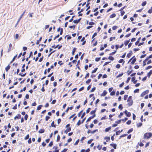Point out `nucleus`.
Wrapping results in <instances>:
<instances>
[{
    "label": "nucleus",
    "instance_id": "obj_45",
    "mask_svg": "<svg viewBox=\"0 0 152 152\" xmlns=\"http://www.w3.org/2000/svg\"><path fill=\"white\" fill-rule=\"evenodd\" d=\"M95 112H96L95 110L92 111L91 112L90 114H94Z\"/></svg>",
    "mask_w": 152,
    "mask_h": 152
},
{
    "label": "nucleus",
    "instance_id": "obj_47",
    "mask_svg": "<svg viewBox=\"0 0 152 152\" xmlns=\"http://www.w3.org/2000/svg\"><path fill=\"white\" fill-rule=\"evenodd\" d=\"M97 35V33H95L94 34H93V36H92V38L93 39Z\"/></svg>",
    "mask_w": 152,
    "mask_h": 152
},
{
    "label": "nucleus",
    "instance_id": "obj_39",
    "mask_svg": "<svg viewBox=\"0 0 152 152\" xmlns=\"http://www.w3.org/2000/svg\"><path fill=\"white\" fill-rule=\"evenodd\" d=\"M97 69H98L97 68H95L93 71H92V73H93L96 72Z\"/></svg>",
    "mask_w": 152,
    "mask_h": 152
},
{
    "label": "nucleus",
    "instance_id": "obj_25",
    "mask_svg": "<svg viewBox=\"0 0 152 152\" xmlns=\"http://www.w3.org/2000/svg\"><path fill=\"white\" fill-rule=\"evenodd\" d=\"M115 92L113 91L110 92V94L111 96L114 95L115 94Z\"/></svg>",
    "mask_w": 152,
    "mask_h": 152
},
{
    "label": "nucleus",
    "instance_id": "obj_6",
    "mask_svg": "<svg viewBox=\"0 0 152 152\" xmlns=\"http://www.w3.org/2000/svg\"><path fill=\"white\" fill-rule=\"evenodd\" d=\"M125 113L126 115V116L128 117H129L131 116V113L130 112H128L127 110H125Z\"/></svg>",
    "mask_w": 152,
    "mask_h": 152
},
{
    "label": "nucleus",
    "instance_id": "obj_40",
    "mask_svg": "<svg viewBox=\"0 0 152 152\" xmlns=\"http://www.w3.org/2000/svg\"><path fill=\"white\" fill-rule=\"evenodd\" d=\"M17 54L14 57V58H13L12 59V61H11V62H12L13 61L15 60V58H16L17 57Z\"/></svg>",
    "mask_w": 152,
    "mask_h": 152
},
{
    "label": "nucleus",
    "instance_id": "obj_29",
    "mask_svg": "<svg viewBox=\"0 0 152 152\" xmlns=\"http://www.w3.org/2000/svg\"><path fill=\"white\" fill-rule=\"evenodd\" d=\"M54 121H53L51 124V126L52 127H55L56 126L54 124Z\"/></svg>",
    "mask_w": 152,
    "mask_h": 152
},
{
    "label": "nucleus",
    "instance_id": "obj_22",
    "mask_svg": "<svg viewBox=\"0 0 152 152\" xmlns=\"http://www.w3.org/2000/svg\"><path fill=\"white\" fill-rule=\"evenodd\" d=\"M76 49V48H75L73 49V50H72V54L73 55L74 54V53L75 52Z\"/></svg>",
    "mask_w": 152,
    "mask_h": 152
},
{
    "label": "nucleus",
    "instance_id": "obj_59",
    "mask_svg": "<svg viewBox=\"0 0 152 152\" xmlns=\"http://www.w3.org/2000/svg\"><path fill=\"white\" fill-rule=\"evenodd\" d=\"M116 51H114V52H112V53H111L110 54V55H113L114 54H115L116 53Z\"/></svg>",
    "mask_w": 152,
    "mask_h": 152
},
{
    "label": "nucleus",
    "instance_id": "obj_55",
    "mask_svg": "<svg viewBox=\"0 0 152 152\" xmlns=\"http://www.w3.org/2000/svg\"><path fill=\"white\" fill-rule=\"evenodd\" d=\"M113 88L112 87H111L109 89V91L110 92H112L113 90Z\"/></svg>",
    "mask_w": 152,
    "mask_h": 152
},
{
    "label": "nucleus",
    "instance_id": "obj_51",
    "mask_svg": "<svg viewBox=\"0 0 152 152\" xmlns=\"http://www.w3.org/2000/svg\"><path fill=\"white\" fill-rule=\"evenodd\" d=\"M95 89H96L95 87H94L93 88H92L91 89V90L90 91L91 92H94L95 90Z\"/></svg>",
    "mask_w": 152,
    "mask_h": 152
},
{
    "label": "nucleus",
    "instance_id": "obj_19",
    "mask_svg": "<svg viewBox=\"0 0 152 152\" xmlns=\"http://www.w3.org/2000/svg\"><path fill=\"white\" fill-rule=\"evenodd\" d=\"M132 51H131V52L128 53L127 55V57H128L129 58H130L132 55Z\"/></svg>",
    "mask_w": 152,
    "mask_h": 152
},
{
    "label": "nucleus",
    "instance_id": "obj_44",
    "mask_svg": "<svg viewBox=\"0 0 152 152\" xmlns=\"http://www.w3.org/2000/svg\"><path fill=\"white\" fill-rule=\"evenodd\" d=\"M120 66H121L120 64H117L116 66V67L118 69H119L120 68Z\"/></svg>",
    "mask_w": 152,
    "mask_h": 152
},
{
    "label": "nucleus",
    "instance_id": "obj_28",
    "mask_svg": "<svg viewBox=\"0 0 152 152\" xmlns=\"http://www.w3.org/2000/svg\"><path fill=\"white\" fill-rule=\"evenodd\" d=\"M118 108L120 109H121V110H122V109L123 108V107L122 106V105L121 104H120L119 105V106H118Z\"/></svg>",
    "mask_w": 152,
    "mask_h": 152
},
{
    "label": "nucleus",
    "instance_id": "obj_5",
    "mask_svg": "<svg viewBox=\"0 0 152 152\" xmlns=\"http://www.w3.org/2000/svg\"><path fill=\"white\" fill-rule=\"evenodd\" d=\"M97 131V130H95L93 131H91L90 130H88L87 132V133L88 134H89L90 133H91V134H94Z\"/></svg>",
    "mask_w": 152,
    "mask_h": 152
},
{
    "label": "nucleus",
    "instance_id": "obj_3",
    "mask_svg": "<svg viewBox=\"0 0 152 152\" xmlns=\"http://www.w3.org/2000/svg\"><path fill=\"white\" fill-rule=\"evenodd\" d=\"M25 12V11H24L23 13V14H22V15L20 16V17L19 18V19H18V21H17V23L16 24L15 26V27H16V26H17V25L18 24V23L20 21V19L22 18L23 16L24 15Z\"/></svg>",
    "mask_w": 152,
    "mask_h": 152
},
{
    "label": "nucleus",
    "instance_id": "obj_42",
    "mask_svg": "<svg viewBox=\"0 0 152 152\" xmlns=\"http://www.w3.org/2000/svg\"><path fill=\"white\" fill-rule=\"evenodd\" d=\"M115 37H111L110 39V41H112L113 40V39H115Z\"/></svg>",
    "mask_w": 152,
    "mask_h": 152
},
{
    "label": "nucleus",
    "instance_id": "obj_2",
    "mask_svg": "<svg viewBox=\"0 0 152 152\" xmlns=\"http://www.w3.org/2000/svg\"><path fill=\"white\" fill-rule=\"evenodd\" d=\"M152 136L151 133H147L144 134V138L148 139Z\"/></svg>",
    "mask_w": 152,
    "mask_h": 152
},
{
    "label": "nucleus",
    "instance_id": "obj_56",
    "mask_svg": "<svg viewBox=\"0 0 152 152\" xmlns=\"http://www.w3.org/2000/svg\"><path fill=\"white\" fill-rule=\"evenodd\" d=\"M50 118V117L48 116H46L45 118V120L46 121H48Z\"/></svg>",
    "mask_w": 152,
    "mask_h": 152
},
{
    "label": "nucleus",
    "instance_id": "obj_41",
    "mask_svg": "<svg viewBox=\"0 0 152 152\" xmlns=\"http://www.w3.org/2000/svg\"><path fill=\"white\" fill-rule=\"evenodd\" d=\"M60 136L59 135H58L57 137V142L58 141L60 140Z\"/></svg>",
    "mask_w": 152,
    "mask_h": 152
},
{
    "label": "nucleus",
    "instance_id": "obj_14",
    "mask_svg": "<svg viewBox=\"0 0 152 152\" xmlns=\"http://www.w3.org/2000/svg\"><path fill=\"white\" fill-rule=\"evenodd\" d=\"M20 117V114H18V115L16 116L14 118V120H15L17 118H19Z\"/></svg>",
    "mask_w": 152,
    "mask_h": 152
},
{
    "label": "nucleus",
    "instance_id": "obj_46",
    "mask_svg": "<svg viewBox=\"0 0 152 152\" xmlns=\"http://www.w3.org/2000/svg\"><path fill=\"white\" fill-rule=\"evenodd\" d=\"M93 139H91V140H89L88 141V144H90L92 141H93Z\"/></svg>",
    "mask_w": 152,
    "mask_h": 152
},
{
    "label": "nucleus",
    "instance_id": "obj_34",
    "mask_svg": "<svg viewBox=\"0 0 152 152\" xmlns=\"http://www.w3.org/2000/svg\"><path fill=\"white\" fill-rule=\"evenodd\" d=\"M101 58H96L95 59V61H99L100 59Z\"/></svg>",
    "mask_w": 152,
    "mask_h": 152
},
{
    "label": "nucleus",
    "instance_id": "obj_57",
    "mask_svg": "<svg viewBox=\"0 0 152 152\" xmlns=\"http://www.w3.org/2000/svg\"><path fill=\"white\" fill-rule=\"evenodd\" d=\"M128 119V118H124V119H122L121 120L123 121L124 122H125Z\"/></svg>",
    "mask_w": 152,
    "mask_h": 152
},
{
    "label": "nucleus",
    "instance_id": "obj_62",
    "mask_svg": "<svg viewBox=\"0 0 152 152\" xmlns=\"http://www.w3.org/2000/svg\"><path fill=\"white\" fill-rule=\"evenodd\" d=\"M107 75H106V74H104V75L103 76L102 78H107Z\"/></svg>",
    "mask_w": 152,
    "mask_h": 152
},
{
    "label": "nucleus",
    "instance_id": "obj_1",
    "mask_svg": "<svg viewBox=\"0 0 152 152\" xmlns=\"http://www.w3.org/2000/svg\"><path fill=\"white\" fill-rule=\"evenodd\" d=\"M127 101L129 106H130L132 104L133 101L132 100V97L131 96L129 97Z\"/></svg>",
    "mask_w": 152,
    "mask_h": 152
},
{
    "label": "nucleus",
    "instance_id": "obj_60",
    "mask_svg": "<svg viewBox=\"0 0 152 152\" xmlns=\"http://www.w3.org/2000/svg\"><path fill=\"white\" fill-rule=\"evenodd\" d=\"M28 143L29 144H30L31 143V138H30L28 140Z\"/></svg>",
    "mask_w": 152,
    "mask_h": 152
},
{
    "label": "nucleus",
    "instance_id": "obj_37",
    "mask_svg": "<svg viewBox=\"0 0 152 152\" xmlns=\"http://www.w3.org/2000/svg\"><path fill=\"white\" fill-rule=\"evenodd\" d=\"M29 134H27L26 136V137H25L24 138V139L25 140H27V139H28L29 138Z\"/></svg>",
    "mask_w": 152,
    "mask_h": 152
},
{
    "label": "nucleus",
    "instance_id": "obj_50",
    "mask_svg": "<svg viewBox=\"0 0 152 152\" xmlns=\"http://www.w3.org/2000/svg\"><path fill=\"white\" fill-rule=\"evenodd\" d=\"M28 118V115L27 114H26L24 116V118L25 120H26Z\"/></svg>",
    "mask_w": 152,
    "mask_h": 152
},
{
    "label": "nucleus",
    "instance_id": "obj_20",
    "mask_svg": "<svg viewBox=\"0 0 152 152\" xmlns=\"http://www.w3.org/2000/svg\"><path fill=\"white\" fill-rule=\"evenodd\" d=\"M42 39V37H40L39 40H37V42H36V44L37 45H38L39 44V41H40L41 40V39Z\"/></svg>",
    "mask_w": 152,
    "mask_h": 152
},
{
    "label": "nucleus",
    "instance_id": "obj_33",
    "mask_svg": "<svg viewBox=\"0 0 152 152\" xmlns=\"http://www.w3.org/2000/svg\"><path fill=\"white\" fill-rule=\"evenodd\" d=\"M79 139H78L76 141V142H75V143H74V145H77L78 144V142H79Z\"/></svg>",
    "mask_w": 152,
    "mask_h": 152
},
{
    "label": "nucleus",
    "instance_id": "obj_64",
    "mask_svg": "<svg viewBox=\"0 0 152 152\" xmlns=\"http://www.w3.org/2000/svg\"><path fill=\"white\" fill-rule=\"evenodd\" d=\"M54 148H55L56 150L54 152H58L59 150L57 149V147H54Z\"/></svg>",
    "mask_w": 152,
    "mask_h": 152
},
{
    "label": "nucleus",
    "instance_id": "obj_36",
    "mask_svg": "<svg viewBox=\"0 0 152 152\" xmlns=\"http://www.w3.org/2000/svg\"><path fill=\"white\" fill-rule=\"evenodd\" d=\"M133 131V129H130L127 132V133L128 134H129L131 132H132V131Z\"/></svg>",
    "mask_w": 152,
    "mask_h": 152
},
{
    "label": "nucleus",
    "instance_id": "obj_15",
    "mask_svg": "<svg viewBox=\"0 0 152 152\" xmlns=\"http://www.w3.org/2000/svg\"><path fill=\"white\" fill-rule=\"evenodd\" d=\"M136 58H134L132 61L131 63L132 64H134V62L136 61Z\"/></svg>",
    "mask_w": 152,
    "mask_h": 152
},
{
    "label": "nucleus",
    "instance_id": "obj_17",
    "mask_svg": "<svg viewBox=\"0 0 152 152\" xmlns=\"http://www.w3.org/2000/svg\"><path fill=\"white\" fill-rule=\"evenodd\" d=\"M45 130L44 129H40L39 130V132L40 133H42L44 132Z\"/></svg>",
    "mask_w": 152,
    "mask_h": 152
},
{
    "label": "nucleus",
    "instance_id": "obj_49",
    "mask_svg": "<svg viewBox=\"0 0 152 152\" xmlns=\"http://www.w3.org/2000/svg\"><path fill=\"white\" fill-rule=\"evenodd\" d=\"M124 82H123L120 85H119V87H120V88H121V87H122V86H123V85H124Z\"/></svg>",
    "mask_w": 152,
    "mask_h": 152
},
{
    "label": "nucleus",
    "instance_id": "obj_30",
    "mask_svg": "<svg viewBox=\"0 0 152 152\" xmlns=\"http://www.w3.org/2000/svg\"><path fill=\"white\" fill-rule=\"evenodd\" d=\"M91 79H89L87 80L86 81V83L87 84H88L91 81Z\"/></svg>",
    "mask_w": 152,
    "mask_h": 152
},
{
    "label": "nucleus",
    "instance_id": "obj_32",
    "mask_svg": "<svg viewBox=\"0 0 152 152\" xmlns=\"http://www.w3.org/2000/svg\"><path fill=\"white\" fill-rule=\"evenodd\" d=\"M128 96V95H125L124 96V100H126Z\"/></svg>",
    "mask_w": 152,
    "mask_h": 152
},
{
    "label": "nucleus",
    "instance_id": "obj_63",
    "mask_svg": "<svg viewBox=\"0 0 152 152\" xmlns=\"http://www.w3.org/2000/svg\"><path fill=\"white\" fill-rule=\"evenodd\" d=\"M125 13V12L123 11L121 12V15L123 16Z\"/></svg>",
    "mask_w": 152,
    "mask_h": 152
},
{
    "label": "nucleus",
    "instance_id": "obj_26",
    "mask_svg": "<svg viewBox=\"0 0 152 152\" xmlns=\"http://www.w3.org/2000/svg\"><path fill=\"white\" fill-rule=\"evenodd\" d=\"M42 106V105H39L37 107V110H39L41 109Z\"/></svg>",
    "mask_w": 152,
    "mask_h": 152
},
{
    "label": "nucleus",
    "instance_id": "obj_38",
    "mask_svg": "<svg viewBox=\"0 0 152 152\" xmlns=\"http://www.w3.org/2000/svg\"><path fill=\"white\" fill-rule=\"evenodd\" d=\"M117 28V26H114L113 27L112 29L113 30H115Z\"/></svg>",
    "mask_w": 152,
    "mask_h": 152
},
{
    "label": "nucleus",
    "instance_id": "obj_52",
    "mask_svg": "<svg viewBox=\"0 0 152 152\" xmlns=\"http://www.w3.org/2000/svg\"><path fill=\"white\" fill-rule=\"evenodd\" d=\"M73 22L74 23H76V24L77 23L79 22L77 20H74L73 21Z\"/></svg>",
    "mask_w": 152,
    "mask_h": 152
},
{
    "label": "nucleus",
    "instance_id": "obj_31",
    "mask_svg": "<svg viewBox=\"0 0 152 152\" xmlns=\"http://www.w3.org/2000/svg\"><path fill=\"white\" fill-rule=\"evenodd\" d=\"M123 73L120 74H119L118 76H117L116 77L118 78L120 77H121L123 75Z\"/></svg>",
    "mask_w": 152,
    "mask_h": 152
},
{
    "label": "nucleus",
    "instance_id": "obj_16",
    "mask_svg": "<svg viewBox=\"0 0 152 152\" xmlns=\"http://www.w3.org/2000/svg\"><path fill=\"white\" fill-rule=\"evenodd\" d=\"M104 139L105 140H106V141L108 142L110 140V137H106L104 138Z\"/></svg>",
    "mask_w": 152,
    "mask_h": 152
},
{
    "label": "nucleus",
    "instance_id": "obj_11",
    "mask_svg": "<svg viewBox=\"0 0 152 152\" xmlns=\"http://www.w3.org/2000/svg\"><path fill=\"white\" fill-rule=\"evenodd\" d=\"M10 66L9 65H8L7 67L5 68V69L7 72L8 71V70L10 69Z\"/></svg>",
    "mask_w": 152,
    "mask_h": 152
},
{
    "label": "nucleus",
    "instance_id": "obj_48",
    "mask_svg": "<svg viewBox=\"0 0 152 152\" xmlns=\"http://www.w3.org/2000/svg\"><path fill=\"white\" fill-rule=\"evenodd\" d=\"M53 145V143L52 141L48 145L49 146H51Z\"/></svg>",
    "mask_w": 152,
    "mask_h": 152
},
{
    "label": "nucleus",
    "instance_id": "obj_8",
    "mask_svg": "<svg viewBox=\"0 0 152 152\" xmlns=\"http://www.w3.org/2000/svg\"><path fill=\"white\" fill-rule=\"evenodd\" d=\"M132 82H133L135 84L137 82V80H135V77H133L132 78Z\"/></svg>",
    "mask_w": 152,
    "mask_h": 152
},
{
    "label": "nucleus",
    "instance_id": "obj_61",
    "mask_svg": "<svg viewBox=\"0 0 152 152\" xmlns=\"http://www.w3.org/2000/svg\"><path fill=\"white\" fill-rule=\"evenodd\" d=\"M152 67V66H148L146 69H151Z\"/></svg>",
    "mask_w": 152,
    "mask_h": 152
},
{
    "label": "nucleus",
    "instance_id": "obj_4",
    "mask_svg": "<svg viewBox=\"0 0 152 152\" xmlns=\"http://www.w3.org/2000/svg\"><path fill=\"white\" fill-rule=\"evenodd\" d=\"M148 92L149 91L148 90H147L142 93L141 95V97H143L144 95H145L146 94H148Z\"/></svg>",
    "mask_w": 152,
    "mask_h": 152
},
{
    "label": "nucleus",
    "instance_id": "obj_23",
    "mask_svg": "<svg viewBox=\"0 0 152 152\" xmlns=\"http://www.w3.org/2000/svg\"><path fill=\"white\" fill-rule=\"evenodd\" d=\"M108 59L112 61H113L114 60V58L111 56H109L108 58Z\"/></svg>",
    "mask_w": 152,
    "mask_h": 152
},
{
    "label": "nucleus",
    "instance_id": "obj_35",
    "mask_svg": "<svg viewBox=\"0 0 152 152\" xmlns=\"http://www.w3.org/2000/svg\"><path fill=\"white\" fill-rule=\"evenodd\" d=\"M139 89H137L134 90V93H138L139 92Z\"/></svg>",
    "mask_w": 152,
    "mask_h": 152
},
{
    "label": "nucleus",
    "instance_id": "obj_10",
    "mask_svg": "<svg viewBox=\"0 0 152 152\" xmlns=\"http://www.w3.org/2000/svg\"><path fill=\"white\" fill-rule=\"evenodd\" d=\"M110 145L113 147L114 149H116V148L117 145L115 144H111Z\"/></svg>",
    "mask_w": 152,
    "mask_h": 152
},
{
    "label": "nucleus",
    "instance_id": "obj_27",
    "mask_svg": "<svg viewBox=\"0 0 152 152\" xmlns=\"http://www.w3.org/2000/svg\"><path fill=\"white\" fill-rule=\"evenodd\" d=\"M142 125V124L141 123H140L137 124V126L138 127H140Z\"/></svg>",
    "mask_w": 152,
    "mask_h": 152
},
{
    "label": "nucleus",
    "instance_id": "obj_43",
    "mask_svg": "<svg viewBox=\"0 0 152 152\" xmlns=\"http://www.w3.org/2000/svg\"><path fill=\"white\" fill-rule=\"evenodd\" d=\"M123 62H124V60L123 59H121L119 61V62L120 63H121Z\"/></svg>",
    "mask_w": 152,
    "mask_h": 152
},
{
    "label": "nucleus",
    "instance_id": "obj_21",
    "mask_svg": "<svg viewBox=\"0 0 152 152\" xmlns=\"http://www.w3.org/2000/svg\"><path fill=\"white\" fill-rule=\"evenodd\" d=\"M115 16H116V15L115 14V13L113 14H112L110 15V18H113L115 17Z\"/></svg>",
    "mask_w": 152,
    "mask_h": 152
},
{
    "label": "nucleus",
    "instance_id": "obj_58",
    "mask_svg": "<svg viewBox=\"0 0 152 152\" xmlns=\"http://www.w3.org/2000/svg\"><path fill=\"white\" fill-rule=\"evenodd\" d=\"M71 130V128L69 127L67 128V129H66V131H67V132H69Z\"/></svg>",
    "mask_w": 152,
    "mask_h": 152
},
{
    "label": "nucleus",
    "instance_id": "obj_24",
    "mask_svg": "<svg viewBox=\"0 0 152 152\" xmlns=\"http://www.w3.org/2000/svg\"><path fill=\"white\" fill-rule=\"evenodd\" d=\"M146 3H147V2H146V1H145L143 2L142 4V6H145L146 4Z\"/></svg>",
    "mask_w": 152,
    "mask_h": 152
},
{
    "label": "nucleus",
    "instance_id": "obj_7",
    "mask_svg": "<svg viewBox=\"0 0 152 152\" xmlns=\"http://www.w3.org/2000/svg\"><path fill=\"white\" fill-rule=\"evenodd\" d=\"M12 45L11 43L9 44V48L8 49V52H10L12 50Z\"/></svg>",
    "mask_w": 152,
    "mask_h": 152
},
{
    "label": "nucleus",
    "instance_id": "obj_13",
    "mask_svg": "<svg viewBox=\"0 0 152 152\" xmlns=\"http://www.w3.org/2000/svg\"><path fill=\"white\" fill-rule=\"evenodd\" d=\"M111 126H110L108 128H106L105 130V132H108V131L110 130V129H111Z\"/></svg>",
    "mask_w": 152,
    "mask_h": 152
},
{
    "label": "nucleus",
    "instance_id": "obj_18",
    "mask_svg": "<svg viewBox=\"0 0 152 152\" xmlns=\"http://www.w3.org/2000/svg\"><path fill=\"white\" fill-rule=\"evenodd\" d=\"M130 40L125 41L124 42V45L125 46H126L129 43Z\"/></svg>",
    "mask_w": 152,
    "mask_h": 152
},
{
    "label": "nucleus",
    "instance_id": "obj_12",
    "mask_svg": "<svg viewBox=\"0 0 152 152\" xmlns=\"http://www.w3.org/2000/svg\"><path fill=\"white\" fill-rule=\"evenodd\" d=\"M152 74V70H151L148 73L147 76L150 77L151 75Z\"/></svg>",
    "mask_w": 152,
    "mask_h": 152
},
{
    "label": "nucleus",
    "instance_id": "obj_54",
    "mask_svg": "<svg viewBox=\"0 0 152 152\" xmlns=\"http://www.w3.org/2000/svg\"><path fill=\"white\" fill-rule=\"evenodd\" d=\"M131 121L130 120L126 122V124L128 125H129L131 124Z\"/></svg>",
    "mask_w": 152,
    "mask_h": 152
},
{
    "label": "nucleus",
    "instance_id": "obj_53",
    "mask_svg": "<svg viewBox=\"0 0 152 152\" xmlns=\"http://www.w3.org/2000/svg\"><path fill=\"white\" fill-rule=\"evenodd\" d=\"M84 88L83 87H82L80 88L79 90V91H80L82 90H83L84 89Z\"/></svg>",
    "mask_w": 152,
    "mask_h": 152
},
{
    "label": "nucleus",
    "instance_id": "obj_9",
    "mask_svg": "<svg viewBox=\"0 0 152 152\" xmlns=\"http://www.w3.org/2000/svg\"><path fill=\"white\" fill-rule=\"evenodd\" d=\"M107 92L105 90H104L103 93L102 94L101 96H104L107 94Z\"/></svg>",
    "mask_w": 152,
    "mask_h": 152
}]
</instances>
